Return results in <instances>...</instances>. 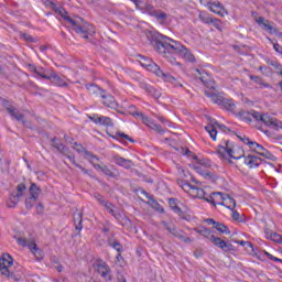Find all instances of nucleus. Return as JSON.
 Segmentation results:
<instances>
[{
  "label": "nucleus",
  "mask_w": 282,
  "mask_h": 282,
  "mask_svg": "<svg viewBox=\"0 0 282 282\" xmlns=\"http://www.w3.org/2000/svg\"><path fill=\"white\" fill-rule=\"evenodd\" d=\"M97 272L102 276L104 279H108L111 281V276L109 275V272H111V269L107 264V262L100 263L97 265Z\"/></svg>",
  "instance_id": "23"
},
{
  "label": "nucleus",
  "mask_w": 282,
  "mask_h": 282,
  "mask_svg": "<svg viewBox=\"0 0 282 282\" xmlns=\"http://www.w3.org/2000/svg\"><path fill=\"white\" fill-rule=\"evenodd\" d=\"M251 118L254 120H260V122H263L265 127H273V129L279 130L282 129V121H280L276 118H272L268 115H260L258 111L251 110Z\"/></svg>",
  "instance_id": "7"
},
{
  "label": "nucleus",
  "mask_w": 282,
  "mask_h": 282,
  "mask_svg": "<svg viewBox=\"0 0 282 282\" xmlns=\"http://www.w3.org/2000/svg\"><path fill=\"white\" fill-rule=\"evenodd\" d=\"M28 191V186L25 183H20L17 185L15 191L11 193L7 206L8 208H14L19 202H21V197H23V193Z\"/></svg>",
  "instance_id": "9"
},
{
  "label": "nucleus",
  "mask_w": 282,
  "mask_h": 282,
  "mask_svg": "<svg viewBox=\"0 0 282 282\" xmlns=\"http://www.w3.org/2000/svg\"><path fill=\"white\" fill-rule=\"evenodd\" d=\"M13 263L14 259H12V256H10V253H3L0 257V274L8 279H14V273L10 272V268Z\"/></svg>",
  "instance_id": "8"
},
{
  "label": "nucleus",
  "mask_w": 282,
  "mask_h": 282,
  "mask_svg": "<svg viewBox=\"0 0 282 282\" xmlns=\"http://www.w3.org/2000/svg\"><path fill=\"white\" fill-rule=\"evenodd\" d=\"M159 78H163L165 83H171L172 85H174V87H183V85L177 80V78L173 77L169 73H163V70L162 74L159 75Z\"/></svg>",
  "instance_id": "26"
},
{
  "label": "nucleus",
  "mask_w": 282,
  "mask_h": 282,
  "mask_svg": "<svg viewBox=\"0 0 282 282\" xmlns=\"http://www.w3.org/2000/svg\"><path fill=\"white\" fill-rule=\"evenodd\" d=\"M241 164H245L249 169H257L260 164H263V160L259 156L243 154L240 159Z\"/></svg>",
  "instance_id": "13"
},
{
  "label": "nucleus",
  "mask_w": 282,
  "mask_h": 282,
  "mask_svg": "<svg viewBox=\"0 0 282 282\" xmlns=\"http://www.w3.org/2000/svg\"><path fill=\"white\" fill-rule=\"evenodd\" d=\"M112 160L115 164H118L119 166H123V169H131V166H133V162L131 160H127L120 155L112 156Z\"/></svg>",
  "instance_id": "24"
},
{
  "label": "nucleus",
  "mask_w": 282,
  "mask_h": 282,
  "mask_svg": "<svg viewBox=\"0 0 282 282\" xmlns=\"http://www.w3.org/2000/svg\"><path fill=\"white\" fill-rule=\"evenodd\" d=\"M180 56L185 58V61H188L189 63H195V55L191 53L185 46H183V51H181Z\"/></svg>",
  "instance_id": "38"
},
{
  "label": "nucleus",
  "mask_w": 282,
  "mask_h": 282,
  "mask_svg": "<svg viewBox=\"0 0 282 282\" xmlns=\"http://www.w3.org/2000/svg\"><path fill=\"white\" fill-rule=\"evenodd\" d=\"M100 171L112 180H118L120 177V172H118V170H111L107 165H102V167H100Z\"/></svg>",
  "instance_id": "27"
},
{
  "label": "nucleus",
  "mask_w": 282,
  "mask_h": 282,
  "mask_svg": "<svg viewBox=\"0 0 282 282\" xmlns=\"http://www.w3.org/2000/svg\"><path fill=\"white\" fill-rule=\"evenodd\" d=\"M116 232L111 231L110 235L107 238V243L108 246H113V243H116Z\"/></svg>",
  "instance_id": "50"
},
{
  "label": "nucleus",
  "mask_w": 282,
  "mask_h": 282,
  "mask_svg": "<svg viewBox=\"0 0 282 282\" xmlns=\"http://www.w3.org/2000/svg\"><path fill=\"white\" fill-rule=\"evenodd\" d=\"M75 223V230L80 232L83 230V213H76L73 216Z\"/></svg>",
  "instance_id": "33"
},
{
  "label": "nucleus",
  "mask_w": 282,
  "mask_h": 282,
  "mask_svg": "<svg viewBox=\"0 0 282 282\" xmlns=\"http://www.w3.org/2000/svg\"><path fill=\"white\" fill-rule=\"evenodd\" d=\"M145 13L150 17H155L158 23H160L161 25H164L166 23V19H169V14H166V12L156 9L151 4L145 6Z\"/></svg>",
  "instance_id": "11"
},
{
  "label": "nucleus",
  "mask_w": 282,
  "mask_h": 282,
  "mask_svg": "<svg viewBox=\"0 0 282 282\" xmlns=\"http://www.w3.org/2000/svg\"><path fill=\"white\" fill-rule=\"evenodd\" d=\"M8 101H4V107L11 118H14L18 120V122H21L23 120L24 116L23 113L19 112V110L14 106L7 107Z\"/></svg>",
  "instance_id": "22"
},
{
  "label": "nucleus",
  "mask_w": 282,
  "mask_h": 282,
  "mask_svg": "<svg viewBox=\"0 0 282 282\" xmlns=\"http://www.w3.org/2000/svg\"><path fill=\"white\" fill-rule=\"evenodd\" d=\"M199 19H200V21H203V23H206L207 25L213 24V21H215V19H213L210 17H204L202 14H199Z\"/></svg>",
  "instance_id": "53"
},
{
  "label": "nucleus",
  "mask_w": 282,
  "mask_h": 282,
  "mask_svg": "<svg viewBox=\"0 0 282 282\" xmlns=\"http://www.w3.org/2000/svg\"><path fill=\"white\" fill-rule=\"evenodd\" d=\"M163 227L165 228V230H167V232H170L171 235H173V237H176V239H180V237L182 236V230H177V228H175V226H170L169 223L166 221H162Z\"/></svg>",
  "instance_id": "30"
},
{
  "label": "nucleus",
  "mask_w": 282,
  "mask_h": 282,
  "mask_svg": "<svg viewBox=\"0 0 282 282\" xmlns=\"http://www.w3.org/2000/svg\"><path fill=\"white\" fill-rule=\"evenodd\" d=\"M232 219L234 221H237L238 224H243L246 221V215L243 213H232Z\"/></svg>",
  "instance_id": "40"
},
{
  "label": "nucleus",
  "mask_w": 282,
  "mask_h": 282,
  "mask_svg": "<svg viewBox=\"0 0 282 282\" xmlns=\"http://www.w3.org/2000/svg\"><path fill=\"white\" fill-rule=\"evenodd\" d=\"M151 44L153 45L154 50L164 56V58H167L172 65L177 63L174 56H180V54L184 51V45L161 33H154L152 35Z\"/></svg>",
  "instance_id": "1"
},
{
  "label": "nucleus",
  "mask_w": 282,
  "mask_h": 282,
  "mask_svg": "<svg viewBox=\"0 0 282 282\" xmlns=\"http://www.w3.org/2000/svg\"><path fill=\"white\" fill-rule=\"evenodd\" d=\"M140 58L141 59H139V63L142 67L148 69V72H152V74H155L158 77L162 76V69L160 66H158V64H155V62H153V59L144 56H140Z\"/></svg>",
  "instance_id": "12"
},
{
  "label": "nucleus",
  "mask_w": 282,
  "mask_h": 282,
  "mask_svg": "<svg viewBox=\"0 0 282 282\" xmlns=\"http://www.w3.org/2000/svg\"><path fill=\"white\" fill-rule=\"evenodd\" d=\"M116 135L117 138H122L123 140H128L129 142H135L131 137H129L124 132H117Z\"/></svg>",
  "instance_id": "52"
},
{
  "label": "nucleus",
  "mask_w": 282,
  "mask_h": 282,
  "mask_svg": "<svg viewBox=\"0 0 282 282\" xmlns=\"http://www.w3.org/2000/svg\"><path fill=\"white\" fill-rule=\"evenodd\" d=\"M194 231L198 235H202V237H204L205 239H208V241H210L213 246L219 248L220 250H223V252H232V250H235V246H232V243L221 239L218 236H215L213 234V230L206 227L194 228Z\"/></svg>",
  "instance_id": "4"
},
{
  "label": "nucleus",
  "mask_w": 282,
  "mask_h": 282,
  "mask_svg": "<svg viewBox=\"0 0 282 282\" xmlns=\"http://www.w3.org/2000/svg\"><path fill=\"white\" fill-rule=\"evenodd\" d=\"M264 235L267 239H271L274 232L272 231V229L264 227Z\"/></svg>",
  "instance_id": "60"
},
{
  "label": "nucleus",
  "mask_w": 282,
  "mask_h": 282,
  "mask_svg": "<svg viewBox=\"0 0 282 282\" xmlns=\"http://www.w3.org/2000/svg\"><path fill=\"white\" fill-rule=\"evenodd\" d=\"M30 197H33L35 199H39V195H41V187L36 185V183H31V186L29 187Z\"/></svg>",
  "instance_id": "36"
},
{
  "label": "nucleus",
  "mask_w": 282,
  "mask_h": 282,
  "mask_svg": "<svg viewBox=\"0 0 282 282\" xmlns=\"http://www.w3.org/2000/svg\"><path fill=\"white\" fill-rule=\"evenodd\" d=\"M209 10L215 12V14H224V6L219 1L210 2Z\"/></svg>",
  "instance_id": "34"
},
{
  "label": "nucleus",
  "mask_w": 282,
  "mask_h": 282,
  "mask_svg": "<svg viewBox=\"0 0 282 282\" xmlns=\"http://www.w3.org/2000/svg\"><path fill=\"white\" fill-rule=\"evenodd\" d=\"M14 239L15 241H18L19 246H22V248H25L28 246L29 250H31L32 254H34L36 261H43L45 254L43 253V250L39 248L36 242L28 241V239L17 236H14Z\"/></svg>",
  "instance_id": "6"
},
{
  "label": "nucleus",
  "mask_w": 282,
  "mask_h": 282,
  "mask_svg": "<svg viewBox=\"0 0 282 282\" xmlns=\"http://www.w3.org/2000/svg\"><path fill=\"white\" fill-rule=\"evenodd\" d=\"M128 111H129L130 116H133L134 118H135L137 116H139V117L142 118V116H144V113L138 111V109L135 108V106H130V107L128 108Z\"/></svg>",
  "instance_id": "43"
},
{
  "label": "nucleus",
  "mask_w": 282,
  "mask_h": 282,
  "mask_svg": "<svg viewBox=\"0 0 282 282\" xmlns=\"http://www.w3.org/2000/svg\"><path fill=\"white\" fill-rule=\"evenodd\" d=\"M35 74H36L37 76H40L41 78H44L45 80H52V77L45 75V68H44V67L37 68V70L35 72Z\"/></svg>",
  "instance_id": "44"
},
{
  "label": "nucleus",
  "mask_w": 282,
  "mask_h": 282,
  "mask_svg": "<svg viewBox=\"0 0 282 282\" xmlns=\"http://www.w3.org/2000/svg\"><path fill=\"white\" fill-rule=\"evenodd\" d=\"M141 89H144V91H147L148 94H150V96H152L153 98H160V96H162V94H160V90L155 89L153 86L145 84V83H141L140 85Z\"/></svg>",
  "instance_id": "25"
},
{
  "label": "nucleus",
  "mask_w": 282,
  "mask_h": 282,
  "mask_svg": "<svg viewBox=\"0 0 282 282\" xmlns=\"http://www.w3.org/2000/svg\"><path fill=\"white\" fill-rule=\"evenodd\" d=\"M68 160L69 162H72V164H74V166H76L77 169H80V171L85 174V175H89V171L85 167H83V165L78 164L76 162V156L74 155H68Z\"/></svg>",
  "instance_id": "39"
},
{
  "label": "nucleus",
  "mask_w": 282,
  "mask_h": 282,
  "mask_svg": "<svg viewBox=\"0 0 282 282\" xmlns=\"http://www.w3.org/2000/svg\"><path fill=\"white\" fill-rule=\"evenodd\" d=\"M59 153H63V155H66L69 159V150L64 145L63 149L59 150Z\"/></svg>",
  "instance_id": "63"
},
{
  "label": "nucleus",
  "mask_w": 282,
  "mask_h": 282,
  "mask_svg": "<svg viewBox=\"0 0 282 282\" xmlns=\"http://www.w3.org/2000/svg\"><path fill=\"white\" fill-rule=\"evenodd\" d=\"M86 89L87 91H89V94H93L94 96H102L105 89L100 88L98 85L96 84H87L86 85Z\"/></svg>",
  "instance_id": "31"
},
{
  "label": "nucleus",
  "mask_w": 282,
  "mask_h": 282,
  "mask_svg": "<svg viewBox=\"0 0 282 282\" xmlns=\"http://www.w3.org/2000/svg\"><path fill=\"white\" fill-rule=\"evenodd\" d=\"M39 200V198H34L32 196H29L26 199H25V206L28 208V210H30V208H33L34 207V204H36V202Z\"/></svg>",
  "instance_id": "42"
},
{
  "label": "nucleus",
  "mask_w": 282,
  "mask_h": 282,
  "mask_svg": "<svg viewBox=\"0 0 282 282\" xmlns=\"http://www.w3.org/2000/svg\"><path fill=\"white\" fill-rule=\"evenodd\" d=\"M223 206H225V208H228V210H235V208L237 207V202L235 200V198L230 197V195L225 194Z\"/></svg>",
  "instance_id": "29"
},
{
  "label": "nucleus",
  "mask_w": 282,
  "mask_h": 282,
  "mask_svg": "<svg viewBox=\"0 0 282 282\" xmlns=\"http://www.w3.org/2000/svg\"><path fill=\"white\" fill-rule=\"evenodd\" d=\"M50 78L52 79L53 85H56L57 87H67L65 77H61L56 73H53L51 74Z\"/></svg>",
  "instance_id": "28"
},
{
  "label": "nucleus",
  "mask_w": 282,
  "mask_h": 282,
  "mask_svg": "<svg viewBox=\"0 0 282 282\" xmlns=\"http://www.w3.org/2000/svg\"><path fill=\"white\" fill-rule=\"evenodd\" d=\"M50 4L55 10V12L63 18L64 21H67V23H69L73 26L74 32H76V34H79L82 39L87 40L89 39V35L96 34V29L94 28V25L89 24L88 22H85L83 18L75 17L74 19L67 15V11H65V9L56 8V3L50 2Z\"/></svg>",
  "instance_id": "3"
},
{
  "label": "nucleus",
  "mask_w": 282,
  "mask_h": 282,
  "mask_svg": "<svg viewBox=\"0 0 282 282\" xmlns=\"http://www.w3.org/2000/svg\"><path fill=\"white\" fill-rule=\"evenodd\" d=\"M237 138H239V140H241V142H243V144H247L249 147V149L252 148V144H254V141H251L248 137L246 135H237Z\"/></svg>",
  "instance_id": "46"
},
{
  "label": "nucleus",
  "mask_w": 282,
  "mask_h": 282,
  "mask_svg": "<svg viewBox=\"0 0 282 282\" xmlns=\"http://www.w3.org/2000/svg\"><path fill=\"white\" fill-rule=\"evenodd\" d=\"M256 23L260 25L265 32H269V34H276V28L270 25V21L265 20L263 17H258L254 19Z\"/></svg>",
  "instance_id": "18"
},
{
  "label": "nucleus",
  "mask_w": 282,
  "mask_h": 282,
  "mask_svg": "<svg viewBox=\"0 0 282 282\" xmlns=\"http://www.w3.org/2000/svg\"><path fill=\"white\" fill-rule=\"evenodd\" d=\"M208 126L205 127V131H207V133H209L212 140H217V129H219L220 131H224V133H230V129L224 124H219V122H217V120L208 117Z\"/></svg>",
  "instance_id": "10"
},
{
  "label": "nucleus",
  "mask_w": 282,
  "mask_h": 282,
  "mask_svg": "<svg viewBox=\"0 0 282 282\" xmlns=\"http://www.w3.org/2000/svg\"><path fill=\"white\" fill-rule=\"evenodd\" d=\"M178 184L185 193H188L191 196L193 195V191H195V186L188 183V181H178Z\"/></svg>",
  "instance_id": "35"
},
{
  "label": "nucleus",
  "mask_w": 282,
  "mask_h": 282,
  "mask_svg": "<svg viewBox=\"0 0 282 282\" xmlns=\"http://www.w3.org/2000/svg\"><path fill=\"white\" fill-rule=\"evenodd\" d=\"M273 50L282 55V46L279 43L273 44Z\"/></svg>",
  "instance_id": "64"
},
{
  "label": "nucleus",
  "mask_w": 282,
  "mask_h": 282,
  "mask_svg": "<svg viewBox=\"0 0 282 282\" xmlns=\"http://www.w3.org/2000/svg\"><path fill=\"white\" fill-rule=\"evenodd\" d=\"M195 171H197V173H199L200 175L210 176V172H204V167L200 165L195 166Z\"/></svg>",
  "instance_id": "57"
},
{
  "label": "nucleus",
  "mask_w": 282,
  "mask_h": 282,
  "mask_svg": "<svg viewBox=\"0 0 282 282\" xmlns=\"http://www.w3.org/2000/svg\"><path fill=\"white\" fill-rule=\"evenodd\" d=\"M198 164H199V166H202L203 169H209V166H210V161L204 159V160L198 161Z\"/></svg>",
  "instance_id": "56"
},
{
  "label": "nucleus",
  "mask_w": 282,
  "mask_h": 282,
  "mask_svg": "<svg viewBox=\"0 0 282 282\" xmlns=\"http://www.w3.org/2000/svg\"><path fill=\"white\" fill-rule=\"evenodd\" d=\"M100 98H102V105H105V107H109L110 109H116V107H118L116 98L107 93V90H104Z\"/></svg>",
  "instance_id": "19"
},
{
  "label": "nucleus",
  "mask_w": 282,
  "mask_h": 282,
  "mask_svg": "<svg viewBox=\"0 0 282 282\" xmlns=\"http://www.w3.org/2000/svg\"><path fill=\"white\" fill-rule=\"evenodd\" d=\"M89 119L95 122V124H101L102 127H113V120H111L109 117L93 115L89 117Z\"/></svg>",
  "instance_id": "17"
},
{
  "label": "nucleus",
  "mask_w": 282,
  "mask_h": 282,
  "mask_svg": "<svg viewBox=\"0 0 282 282\" xmlns=\"http://www.w3.org/2000/svg\"><path fill=\"white\" fill-rule=\"evenodd\" d=\"M153 131H156V133H160L161 135H163V133L165 132L164 129L162 128V126L155 123V126L152 128Z\"/></svg>",
  "instance_id": "59"
},
{
  "label": "nucleus",
  "mask_w": 282,
  "mask_h": 282,
  "mask_svg": "<svg viewBox=\"0 0 282 282\" xmlns=\"http://www.w3.org/2000/svg\"><path fill=\"white\" fill-rule=\"evenodd\" d=\"M250 149L251 151H254V153H258V155L267 158V160H274V154H272V152L268 151L263 145L257 143L256 141L251 143Z\"/></svg>",
  "instance_id": "14"
},
{
  "label": "nucleus",
  "mask_w": 282,
  "mask_h": 282,
  "mask_svg": "<svg viewBox=\"0 0 282 282\" xmlns=\"http://www.w3.org/2000/svg\"><path fill=\"white\" fill-rule=\"evenodd\" d=\"M178 217H180L181 219H185V221H191V219H192V217H191L189 214H187V213H180V214H178Z\"/></svg>",
  "instance_id": "62"
},
{
  "label": "nucleus",
  "mask_w": 282,
  "mask_h": 282,
  "mask_svg": "<svg viewBox=\"0 0 282 282\" xmlns=\"http://www.w3.org/2000/svg\"><path fill=\"white\" fill-rule=\"evenodd\" d=\"M238 115L240 116V118H243V120H246V122H252V118H250V116H251L250 111L246 112L243 110H240L238 112Z\"/></svg>",
  "instance_id": "47"
},
{
  "label": "nucleus",
  "mask_w": 282,
  "mask_h": 282,
  "mask_svg": "<svg viewBox=\"0 0 282 282\" xmlns=\"http://www.w3.org/2000/svg\"><path fill=\"white\" fill-rule=\"evenodd\" d=\"M194 257L196 259H202V257H204V249L197 248L196 250H194Z\"/></svg>",
  "instance_id": "55"
},
{
  "label": "nucleus",
  "mask_w": 282,
  "mask_h": 282,
  "mask_svg": "<svg viewBox=\"0 0 282 282\" xmlns=\"http://www.w3.org/2000/svg\"><path fill=\"white\" fill-rule=\"evenodd\" d=\"M141 120L147 124V127H149L150 129H152L153 127H155V121H153L152 119H150L149 117L141 115Z\"/></svg>",
  "instance_id": "41"
},
{
  "label": "nucleus",
  "mask_w": 282,
  "mask_h": 282,
  "mask_svg": "<svg viewBox=\"0 0 282 282\" xmlns=\"http://www.w3.org/2000/svg\"><path fill=\"white\" fill-rule=\"evenodd\" d=\"M83 153H84L85 155H87V158H90V159H91V160H90L91 163H94V160H97V162H98V160H99L98 156L91 154V152H89V151H87V150H84Z\"/></svg>",
  "instance_id": "58"
},
{
  "label": "nucleus",
  "mask_w": 282,
  "mask_h": 282,
  "mask_svg": "<svg viewBox=\"0 0 282 282\" xmlns=\"http://www.w3.org/2000/svg\"><path fill=\"white\" fill-rule=\"evenodd\" d=\"M269 239L271 241H274L275 243H282V236L276 232H273V235Z\"/></svg>",
  "instance_id": "51"
},
{
  "label": "nucleus",
  "mask_w": 282,
  "mask_h": 282,
  "mask_svg": "<svg viewBox=\"0 0 282 282\" xmlns=\"http://www.w3.org/2000/svg\"><path fill=\"white\" fill-rule=\"evenodd\" d=\"M249 78L250 80H253V83H257V85H264L265 87H270V85L263 84V78L260 76L250 75Z\"/></svg>",
  "instance_id": "45"
},
{
  "label": "nucleus",
  "mask_w": 282,
  "mask_h": 282,
  "mask_svg": "<svg viewBox=\"0 0 282 282\" xmlns=\"http://www.w3.org/2000/svg\"><path fill=\"white\" fill-rule=\"evenodd\" d=\"M178 239L181 241H184V243H192L193 239H191V237H185L184 235L181 234V236H178Z\"/></svg>",
  "instance_id": "61"
},
{
  "label": "nucleus",
  "mask_w": 282,
  "mask_h": 282,
  "mask_svg": "<svg viewBox=\"0 0 282 282\" xmlns=\"http://www.w3.org/2000/svg\"><path fill=\"white\" fill-rule=\"evenodd\" d=\"M21 39H24V41H28V43H34V37H32L28 33H20Z\"/></svg>",
  "instance_id": "54"
},
{
  "label": "nucleus",
  "mask_w": 282,
  "mask_h": 282,
  "mask_svg": "<svg viewBox=\"0 0 282 282\" xmlns=\"http://www.w3.org/2000/svg\"><path fill=\"white\" fill-rule=\"evenodd\" d=\"M192 197H197L198 199H208V197H206V192H204L203 188H199L197 186L194 187V189L192 191Z\"/></svg>",
  "instance_id": "37"
},
{
  "label": "nucleus",
  "mask_w": 282,
  "mask_h": 282,
  "mask_svg": "<svg viewBox=\"0 0 282 282\" xmlns=\"http://www.w3.org/2000/svg\"><path fill=\"white\" fill-rule=\"evenodd\" d=\"M225 197L226 194L221 192H214L207 198H205V202L213 204V206H223Z\"/></svg>",
  "instance_id": "15"
},
{
  "label": "nucleus",
  "mask_w": 282,
  "mask_h": 282,
  "mask_svg": "<svg viewBox=\"0 0 282 282\" xmlns=\"http://www.w3.org/2000/svg\"><path fill=\"white\" fill-rule=\"evenodd\" d=\"M51 142L52 147H54V149H57V151H61L65 147L59 141H57L56 138L51 139Z\"/></svg>",
  "instance_id": "49"
},
{
  "label": "nucleus",
  "mask_w": 282,
  "mask_h": 282,
  "mask_svg": "<svg viewBox=\"0 0 282 282\" xmlns=\"http://www.w3.org/2000/svg\"><path fill=\"white\" fill-rule=\"evenodd\" d=\"M112 217H115V219H117L121 226H129V224H131V220L124 213H112Z\"/></svg>",
  "instance_id": "32"
},
{
  "label": "nucleus",
  "mask_w": 282,
  "mask_h": 282,
  "mask_svg": "<svg viewBox=\"0 0 282 282\" xmlns=\"http://www.w3.org/2000/svg\"><path fill=\"white\" fill-rule=\"evenodd\" d=\"M169 205L171 210H173L174 213H186V210H188V207H186V205L175 198H170Z\"/></svg>",
  "instance_id": "20"
},
{
  "label": "nucleus",
  "mask_w": 282,
  "mask_h": 282,
  "mask_svg": "<svg viewBox=\"0 0 282 282\" xmlns=\"http://www.w3.org/2000/svg\"><path fill=\"white\" fill-rule=\"evenodd\" d=\"M194 76L198 78V80H200L205 87H207V89H205V96H207V98H212L215 105H219L223 109L235 113V109H237L235 100L225 98L219 93H215V82L210 80L208 74L204 73V70L199 68H196Z\"/></svg>",
  "instance_id": "2"
},
{
  "label": "nucleus",
  "mask_w": 282,
  "mask_h": 282,
  "mask_svg": "<svg viewBox=\"0 0 282 282\" xmlns=\"http://www.w3.org/2000/svg\"><path fill=\"white\" fill-rule=\"evenodd\" d=\"M142 194L148 199V204L149 206H151V208H153V210H156V213H164V207H162V205H160V203H158V200H155V198L151 196V194L144 191L142 192Z\"/></svg>",
  "instance_id": "21"
},
{
  "label": "nucleus",
  "mask_w": 282,
  "mask_h": 282,
  "mask_svg": "<svg viewBox=\"0 0 282 282\" xmlns=\"http://www.w3.org/2000/svg\"><path fill=\"white\" fill-rule=\"evenodd\" d=\"M110 248H113L115 250H117L118 257H122V254L120 252H122V246L120 245V241H116L112 245H110Z\"/></svg>",
  "instance_id": "48"
},
{
  "label": "nucleus",
  "mask_w": 282,
  "mask_h": 282,
  "mask_svg": "<svg viewBox=\"0 0 282 282\" xmlns=\"http://www.w3.org/2000/svg\"><path fill=\"white\" fill-rule=\"evenodd\" d=\"M240 155H236L235 147L230 143V140L225 141V145H218L217 154L221 160H226V158H232L234 160H241L243 158V150L238 148Z\"/></svg>",
  "instance_id": "5"
},
{
  "label": "nucleus",
  "mask_w": 282,
  "mask_h": 282,
  "mask_svg": "<svg viewBox=\"0 0 282 282\" xmlns=\"http://www.w3.org/2000/svg\"><path fill=\"white\" fill-rule=\"evenodd\" d=\"M205 221L209 226H213V228H215V230H217L219 235H230V229L228 228V226L219 221H215V219L213 218H207Z\"/></svg>",
  "instance_id": "16"
}]
</instances>
